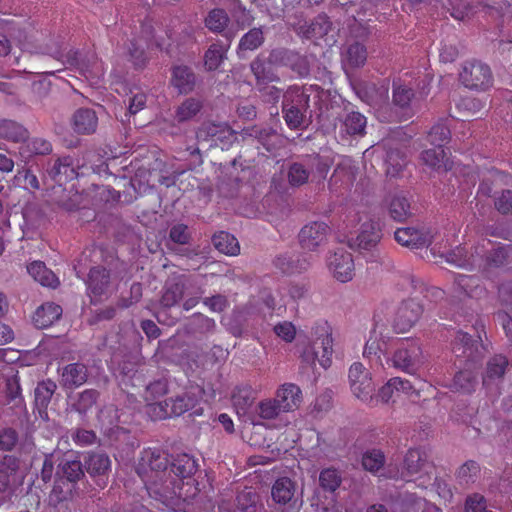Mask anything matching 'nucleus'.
<instances>
[{
  "mask_svg": "<svg viewBox=\"0 0 512 512\" xmlns=\"http://www.w3.org/2000/svg\"><path fill=\"white\" fill-rule=\"evenodd\" d=\"M170 461L168 454L158 449H146L141 453L135 467L149 494H154L161 500L182 497L178 484L170 479L167 469Z\"/></svg>",
  "mask_w": 512,
  "mask_h": 512,
  "instance_id": "obj_1",
  "label": "nucleus"
},
{
  "mask_svg": "<svg viewBox=\"0 0 512 512\" xmlns=\"http://www.w3.org/2000/svg\"><path fill=\"white\" fill-rule=\"evenodd\" d=\"M331 167L329 159L319 154L302 156L287 166V182L293 187H301L308 183L321 185L327 178Z\"/></svg>",
  "mask_w": 512,
  "mask_h": 512,
  "instance_id": "obj_2",
  "label": "nucleus"
},
{
  "mask_svg": "<svg viewBox=\"0 0 512 512\" xmlns=\"http://www.w3.org/2000/svg\"><path fill=\"white\" fill-rule=\"evenodd\" d=\"M282 116L291 130L306 129L312 123L310 95L304 88L290 86L283 94Z\"/></svg>",
  "mask_w": 512,
  "mask_h": 512,
  "instance_id": "obj_3",
  "label": "nucleus"
},
{
  "mask_svg": "<svg viewBox=\"0 0 512 512\" xmlns=\"http://www.w3.org/2000/svg\"><path fill=\"white\" fill-rule=\"evenodd\" d=\"M84 467L77 455L64 454L57 467L58 479L53 488V492L58 494L60 500H66L73 496L75 485L85 477Z\"/></svg>",
  "mask_w": 512,
  "mask_h": 512,
  "instance_id": "obj_4",
  "label": "nucleus"
},
{
  "mask_svg": "<svg viewBox=\"0 0 512 512\" xmlns=\"http://www.w3.org/2000/svg\"><path fill=\"white\" fill-rule=\"evenodd\" d=\"M474 254L481 259L479 269L483 274L502 269L511 263L512 245L484 239L474 247Z\"/></svg>",
  "mask_w": 512,
  "mask_h": 512,
  "instance_id": "obj_5",
  "label": "nucleus"
},
{
  "mask_svg": "<svg viewBox=\"0 0 512 512\" xmlns=\"http://www.w3.org/2000/svg\"><path fill=\"white\" fill-rule=\"evenodd\" d=\"M459 81L467 89L487 91L493 86L494 77L488 64L474 59L462 64Z\"/></svg>",
  "mask_w": 512,
  "mask_h": 512,
  "instance_id": "obj_6",
  "label": "nucleus"
},
{
  "mask_svg": "<svg viewBox=\"0 0 512 512\" xmlns=\"http://www.w3.org/2000/svg\"><path fill=\"white\" fill-rule=\"evenodd\" d=\"M200 401V391H186L180 395L165 400L164 403H156L153 405V413L160 419L181 416L182 414L194 410V414L200 415L202 409H197Z\"/></svg>",
  "mask_w": 512,
  "mask_h": 512,
  "instance_id": "obj_7",
  "label": "nucleus"
},
{
  "mask_svg": "<svg viewBox=\"0 0 512 512\" xmlns=\"http://www.w3.org/2000/svg\"><path fill=\"white\" fill-rule=\"evenodd\" d=\"M330 235L331 228L327 223L311 221L300 229L297 239L303 250L314 253L328 243Z\"/></svg>",
  "mask_w": 512,
  "mask_h": 512,
  "instance_id": "obj_8",
  "label": "nucleus"
},
{
  "mask_svg": "<svg viewBox=\"0 0 512 512\" xmlns=\"http://www.w3.org/2000/svg\"><path fill=\"white\" fill-rule=\"evenodd\" d=\"M268 61L274 66L290 68L299 77L305 78L310 74V61L307 56L284 47L272 49Z\"/></svg>",
  "mask_w": 512,
  "mask_h": 512,
  "instance_id": "obj_9",
  "label": "nucleus"
},
{
  "mask_svg": "<svg viewBox=\"0 0 512 512\" xmlns=\"http://www.w3.org/2000/svg\"><path fill=\"white\" fill-rule=\"evenodd\" d=\"M391 361L396 369L414 374L423 363L420 345L414 340L402 342L394 352Z\"/></svg>",
  "mask_w": 512,
  "mask_h": 512,
  "instance_id": "obj_10",
  "label": "nucleus"
},
{
  "mask_svg": "<svg viewBox=\"0 0 512 512\" xmlns=\"http://www.w3.org/2000/svg\"><path fill=\"white\" fill-rule=\"evenodd\" d=\"M349 381L353 394L363 402L373 400L375 385L370 372L359 362L351 365L349 369Z\"/></svg>",
  "mask_w": 512,
  "mask_h": 512,
  "instance_id": "obj_11",
  "label": "nucleus"
},
{
  "mask_svg": "<svg viewBox=\"0 0 512 512\" xmlns=\"http://www.w3.org/2000/svg\"><path fill=\"white\" fill-rule=\"evenodd\" d=\"M452 351L457 357L466 358V361L471 364L480 361L486 353L479 337L473 339L468 333L462 331L456 333L452 342Z\"/></svg>",
  "mask_w": 512,
  "mask_h": 512,
  "instance_id": "obj_12",
  "label": "nucleus"
},
{
  "mask_svg": "<svg viewBox=\"0 0 512 512\" xmlns=\"http://www.w3.org/2000/svg\"><path fill=\"white\" fill-rule=\"evenodd\" d=\"M327 265L333 277L346 283L351 281L355 274V265L352 254L343 248L336 249L327 260Z\"/></svg>",
  "mask_w": 512,
  "mask_h": 512,
  "instance_id": "obj_13",
  "label": "nucleus"
},
{
  "mask_svg": "<svg viewBox=\"0 0 512 512\" xmlns=\"http://www.w3.org/2000/svg\"><path fill=\"white\" fill-rule=\"evenodd\" d=\"M423 313L422 305L413 300L403 301L395 312L393 328L397 333H404L411 329Z\"/></svg>",
  "mask_w": 512,
  "mask_h": 512,
  "instance_id": "obj_14",
  "label": "nucleus"
},
{
  "mask_svg": "<svg viewBox=\"0 0 512 512\" xmlns=\"http://www.w3.org/2000/svg\"><path fill=\"white\" fill-rule=\"evenodd\" d=\"M382 233L378 222L369 220L364 222L356 238L349 240L352 249L370 251L381 241Z\"/></svg>",
  "mask_w": 512,
  "mask_h": 512,
  "instance_id": "obj_15",
  "label": "nucleus"
},
{
  "mask_svg": "<svg viewBox=\"0 0 512 512\" xmlns=\"http://www.w3.org/2000/svg\"><path fill=\"white\" fill-rule=\"evenodd\" d=\"M232 136V131L226 123H203L196 132V139L200 144H207L208 147L217 146Z\"/></svg>",
  "mask_w": 512,
  "mask_h": 512,
  "instance_id": "obj_16",
  "label": "nucleus"
},
{
  "mask_svg": "<svg viewBox=\"0 0 512 512\" xmlns=\"http://www.w3.org/2000/svg\"><path fill=\"white\" fill-rule=\"evenodd\" d=\"M311 342L317 344L315 348H322L323 356L321 359L323 368H328L331 364V356L333 353L332 329L327 321H318L311 328Z\"/></svg>",
  "mask_w": 512,
  "mask_h": 512,
  "instance_id": "obj_17",
  "label": "nucleus"
},
{
  "mask_svg": "<svg viewBox=\"0 0 512 512\" xmlns=\"http://www.w3.org/2000/svg\"><path fill=\"white\" fill-rule=\"evenodd\" d=\"M394 239L400 245L411 249H419L432 243V235L428 231L415 227L398 228L394 232Z\"/></svg>",
  "mask_w": 512,
  "mask_h": 512,
  "instance_id": "obj_18",
  "label": "nucleus"
},
{
  "mask_svg": "<svg viewBox=\"0 0 512 512\" xmlns=\"http://www.w3.org/2000/svg\"><path fill=\"white\" fill-rule=\"evenodd\" d=\"M46 172L53 181L60 185L77 177L74 161L70 156L49 160Z\"/></svg>",
  "mask_w": 512,
  "mask_h": 512,
  "instance_id": "obj_19",
  "label": "nucleus"
},
{
  "mask_svg": "<svg viewBox=\"0 0 512 512\" xmlns=\"http://www.w3.org/2000/svg\"><path fill=\"white\" fill-rule=\"evenodd\" d=\"M291 26L298 35L311 39L322 38L327 35L331 30L332 23L329 21L327 15L319 14L310 23L299 21L297 23H291Z\"/></svg>",
  "mask_w": 512,
  "mask_h": 512,
  "instance_id": "obj_20",
  "label": "nucleus"
},
{
  "mask_svg": "<svg viewBox=\"0 0 512 512\" xmlns=\"http://www.w3.org/2000/svg\"><path fill=\"white\" fill-rule=\"evenodd\" d=\"M59 383L64 389H76L88 380L89 372L85 364L77 362L65 365L61 370Z\"/></svg>",
  "mask_w": 512,
  "mask_h": 512,
  "instance_id": "obj_21",
  "label": "nucleus"
},
{
  "mask_svg": "<svg viewBox=\"0 0 512 512\" xmlns=\"http://www.w3.org/2000/svg\"><path fill=\"white\" fill-rule=\"evenodd\" d=\"M186 289L185 281L182 277H176L166 282L164 291L160 300L162 310L158 312V321L161 322V316L166 313V309L175 306L184 296Z\"/></svg>",
  "mask_w": 512,
  "mask_h": 512,
  "instance_id": "obj_22",
  "label": "nucleus"
},
{
  "mask_svg": "<svg viewBox=\"0 0 512 512\" xmlns=\"http://www.w3.org/2000/svg\"><path fill=\"white\" fill-rule=\"evenodd\" d=\"M72 129L79 135H91L96 132L98 117L90 108L77 109L71 118Z\"/></svg>",
  "mask_w": 512,
  "mask_h": 512,
  "instance_id": "obj_23",
  "label": "nucleus"
},
{
  "mask_svg": "<svg viewBox=\"0 0 512 512\" xmlns=\"http://www.w3.org/2000/svg\"><path fill=\"white\" fill-rule=\"evenodd\" d=\"M509 361L506 356L496 354L488 359L482 377V384L488 388L490 385L501 381L508 369Z\"/></svg>",
  "mask_w": 512,
  "mask_h": 512,
  "instance_id": "obj_24",
  "label": "nucleus"
},
{
  "mask_svg": "<svg viewBox=\"0 0 512 512\" xmlns=\"http://www.w3.org/2000/svg\"><path fill=\"white\" fill-rule=\"evenodd\" d=\"M110 282V273L107 269L97 266L91 268L88 275V290L91 293V303L96 304L98 298L105 294Z\"/></svg>",
  "mask_w": 512,
  "mask_h": 512,
  "instance_id": "obj_25",
  "label": "nucleus"
},
{
  "mask_svg": "<svg viewBox=\"0 0 512 512\" xmlns=\"http://www.w3.org/2000/svg\"><path fill=\"white\" fill-rule=\"evenodd\" d=\"M266 27H253L242 35L237 46L239 58H245L248 52L255 51L263 46L265 42Z\"/></svg>",
  "mask_w": 512,
  "mask_h": 512,
  "instance_id": "obj_26",
  "label": "nucleus"
},
{
  "mask_svg": "<svg viewBox=\"0 0 512 512\" xmlns=\"http://www.w3.org/2000/svg\"><path fill=\"white\" fill-rule=\"evenodd\" d=\"M57 390V384L51 379H45L37 383L34 389L35 406L42 418H47V408Z\"/></svg>",
  "mask_w": 512,
  "mask_h": 512,
  "instance_id": "obj_27",
  "label": "nucleus"
},
{
  "mask_svg": "<svg viewBox=\"0 0 512 512\" xmlns=\"http://www.w3.org/2000/svg\"><path fill=\"white\" fill-rule=\"evenodd\" d=\"M272 64L268 59H264L262 55L256 56L250 62V70L255 78V86L278 82L280 80L277 73L272 69Z\"/></svg>",
  "mask_w": 512,
  "mask_h": 512,
  "instance_id": "obj_28",
  "label": "nucleus"
},
{
  "mask_svg": "<svg viewBox=\"0 0 512 512\" xmlns=\"http://www.w3.org/2000/svg\"><path fill=\"white\" fill-rule=\"evenodd\" d=\"M169 465L170 471L168 473H173L179 479L171 478V475L169 478L178 484L180 490L182 489L180 486L182 480L190 478L197 471L196 461L192 456L185 453L177 455Z\"/></svg>",
  "mask_w": 512,
  "mask_h": 512,
  "instance_id": "obj_29",
  "label": "nucleus"
},
{
  "mask_svg": "<svg viewBox=\"0 0 512 512\" xmlns=\"http://www.w3.org/2000/svg\"><path fill=\"white\" fill-rule=\"evenodd\" d=\"M453 291L456 296H478L482 293L480 278L476 275L458 274L454 277Z\"/></svg>",
  "mask_w": 512,
  "mask_h": 512,
  "instance_id": "obj_30",
  "label": "nucleus"
},
{
  "mask_svg": "<svg viewBox=\"0 0 512 512\" xmlns=\"http://www.w3.org/2000/svg\"><path fill=\"white\" fill-rule=\"evenodd\" d=\"M275 400L283 412L292 411L300 406L301 390L295 384H285L277 391Z\"/></svg>",
  "mask_w": 512,
  "mask_h": 512,
  "instance_id": "obj_31",
  "label": "nucleus"
},
{
  "mask_svg": "<svg viewBox=\"0 0 512 512\" xmlns=\"http://www.w3.org/2000/svg\"><path fill=\"white\" fill-rule=\"evenodd\" d=\"M246 134L256 139L268 152H273L281 146V136L272 128L253 126Z\"/></svg>",
  "mask_w": 512,
  "mask_h": 512,
  "instance_id": "obj_32",
  "label": "nucleus"
},
{
  "mask_svg": "<svg viewBox=\"0 0 512 512\" xmlns=\"http://www.w3.org/2000/svg\"><path fill=\"white\" fill-rule=\"evenodd\" d=\"M61 315V306L53 302H46L37 308L33 316V322L37 328L43 329L59 320Z\"/></svg>",
  "mask_w": 512,
  "mask_h": 512,
  "instance_id": "obj_33",
  "label": "nucleus"
},
{
  "mask_svg": "<svg viewBox=\"0 0 512 512\" xmlns=\"http://www.w3.org/2000/svg\"><path fill=\"white\" fill-rule=\"evenodd\" d=\"M296 485L288 477H281L272 486L271 495L273 500L280 505L295 503Z\"/></svg>",
  "mask_w": 512,
  "mask_h": 512,
  "instance_id": "obj_34",
  "label": "nucleus"
},
{
  "mask_svg": "<svg viewBox=\"0 0 512 512\" xmlns=\"http://www.w3.org/2000/svg\"><path fill=\"white\" fill-rule=\"evenodd\" d=\"M388 211L391 218L399 222H403L413 215L411 201L407 195L402 192L392 196Z\"/></svg>",
  "mask_w": 512,
  "mask_h": 512,
  "instance_id": "obj_35",
  "label": "nucleus"
},
{
  "mask_svg": "<svg viewBox=\"0 0 512 512\" xmlns=\"http://www.w3.org/2000/svg\"><path fill=\"white\" fill-rule=\"evenodd\" d=\"M42 53L47 54L54 59L60 60L64 65L77 68L81 73H84L87 70V65L85 64L84 60L79 58V51L77 50H70L66 55H64L60 46L55 44L51 47H45Z\"/></svg>",
  "mask_w": 512,
  "mask_h": 512,
  "instance_id": "obj_36",
  "label": "nucleus"
},
{
  "mask_svg": "<svg viewBox=\"0 0 512 512\" xmlns=\"http://www.w3.org/2000/svg\"><path fill=\"white\" fill-rule=\"evenodd\" d=\"M84 466L91 476H104L111 470V460L106 453L91 452L85 457Z\"/></svg>",
  "mask_w": 512,
  "mask_h": 512,
  "instance_id": "obj_37",
  "label": "nucleus"
},
{
  "mask_svg": "<svg viewBox=\"0 0 512 512\" xmlns=\"http://www.w3.org/2000/svg\"><path fill=\"white\" fill-rule=\"evenodd\" d=\"M172 85L179 93L187 94L191 92L196 83L195 74L187 66H176L172 71Z\"/></svg>",
  "mask_w": 512,
  "mask_h": 512,
  "instance_id": "obj_38",
  "label": "nucleus"
},
{
  "mask_svg": "<svg viewBox=\"0 0 512 512\" xmlns=\"http://www.w3.org/2000/svg\"><path fill=\"white\" fill-rule=\"evenodd\" d=\"M0 138L12 142H22L29 138V131L20 123L10 120H0Z\"/></svg>",
  "mask_w": 512,
  "mask_h": 512,
  "instance_id": "obj_39",
  "label": "nucleus"
},
{
  "mask_svg": "<svg viewBox=\"0 0 512 512\" xmlns=\"http://www.w3.org/2000/svg\"><path fill=\"white\" fill-rule=\"evenodd\" d=\"M356 175L352 166L340 163L334 169L329 179L328 185L331 190H337L339 187L349 188L355 181Z\"/></svg>",
  "mask_w": 512,
  "mask_h": 512,
  "instance_id": "obj_40",
  "label": "nucleus"
},
{
  "mask_svg": "<svg viewBox=\"0 0 512 512\" xmlns=\"http://www.w3.org/2000/svg\"><path fill=\"white\" fill-rule=\"evenodd\" d=\"M366 118L359 112L352 111L341 119L340 132L345 135L355 136L365 133Z\"/></svg>",
  "mask_w": 512,
  "mask_h": 512,
  "instance_id": "obj_41",
  "label": "nucleus"
},
{
  "mask_svg": "<svg viewBox=\"0 0 512 512\" xmlns=\"http://www.w3.org/2000/svg\"><path fill=\"white\" fill-rule=\"evenodd\" d=\"M359 96L370 105H380L388 98V87L384 84L377 86L367 83L358 90Z\"/></svg>",
  "mask_w": 512,
  "mask_h": 512,
  "instance_id": "obj_42",
  "label": "nucleus"
},
{
  "mask_svg": "<svg viewBox=\"0 0 512 512\" xmlns=\"http://www.w3.org/2000/svg\"><path fill=\"white\" fill-rule=\"evenodd\" d=\"M420 159L425 165L435 170L443 168L447 171L451 169V164L446 158V153L443 147L436 146V148L424 150L420 155Z\"/></svg>",
  "mask_w": 512,
  "mask_h": 512,
  "instance_id": "obj_43",
  "label": "nucleus"
},
{
  "mask_svg": "<svg viewBox=\"0 0 512 512\" xmlns=\"http://www.w3.org/2000/svg\"><path fill=\"white\" fill-rule=\"evenodd\" d=\"M28 273L43 286L55 287L58 279L55 274L48 269L44 262L35 261L27 266Z\"/></svg>",
  "mask_w": 512,
  "mask_h": 512,
  "instance_id": "obj_44",
  "label": "nucleus"
},
{
  "mask_svg": "<svg viewBox=\"0 0 512 512\" xmlns=\"http://www.w3.org/2000/svg\"><path fill=\"white\" fill-rule=\"evenodd\" d=\"M214 247L221 253L235 256L240 251L238 240L228 232L221 231L212 237Z\"/></svg>",
  "mask_w": 512,
  "mask_h": 512,
  "instance_id": "obj_45",
  "label": "nucleus"
},
{
  "mask_svg": "<svg viewBox=\"0 0 512 512\" xmlns=\"http://www.w3.org/2000/svg\"><path fill=\"white\" fill-rule=\"evenodd\" d=\"M478 384L476 374L469 368L457 372L453 378L451 387L461 393H472Z\"/></svg>",
  "mask_w": 512,
  "mask_h": 512,
  "instance_id": "obj_46",
  "label": "nucleus"
},
{
  "mask_svg": "<svg viewBox=\"0 0 512 512\" xmlns=\"http://www.w3.org/2000/svg\"><path fill=\"white\" fill-rule=\"evenodd\" d=\"M100 393L96 389H86L77 393L71 403L72 410L79 414H86L96 403Z\"/></svg>",
  "mask_w": 512,
  "mask_h": 512,
  "instance_id": "obj_47",
  "label": "nucleus"
},
{
  "mask_svg": "<svg viewBox=\"0 0 512 512\" xmlns=\"http://www.w3.org/2000/svg\"><path fill=\"white\" fill-rule=\"evenodd\" d=\"M229 23V15L221 8L212 9L205 18V26L214 33L224 32Z\"/></svg>",
  "mask_w": 512,
  "mask_h": 512,
  "instance_id": "obj_48",
  "label": "nucleus"
},
{
  "mask_svg": "<svg viewBox=\"0 0 512 512\" xmlns=\"http://www.w3.org/2000/svg\"><path fill=\"white\" fill-rule=\"evenodd\" d=\"M428 462L427 454L420 449H410L404 458V467L408 474L420 472Z\"/></svg>",
  "mask_w": 512,
  "mask_h": 512,
  "instance_id": "obj_49",
  "label": "nucleus"
},
{
  "mask_svg": "<svg viewBox=\"0 0 512 512\" xmlns=\"http://www.w3.org/2000/svg\"><path fill=\"white\" fill-rule=\"evenodd\" d=\"M215 321L201 313L191 316L186 324V330L191 334H204L213 331Z\"/></svg>",
  "mask_w": 512,
  "mask_h": 512,
  "instance_id": "obj_50",
  "label": "nucleus"
},
{
  "mask_svg": "<svg viewBox=\"0 0 512 512\" xmlns=\"http://www.w3.org/2000/svg\"><path fill=\"white\" fill-rule=\"evenodd\" d=\"M203 104L199 99L187 98L181 103L176 111V119L178 122H184L195 117L202 109Z\"/></svg>",
  "mask_w": 512,
  "mask_h": 512,
  "instance_id": "obj_51",
  "label": "nucleus"
},
{
  "mask_svg": "<svg viewBox=\"0 0 512 512\" xmlns=\"http://www.w3.org/2000/svg\"><path fill=\"white\" fill-rule=\"evenodd\" d=\"M415 96L414 90L402 83L393 84V104L401 109H406L410 106L411 101Z\"/></svg>",
  "mask_w": 512,
  "mask_h": 512,
  "instance_id": "obj_52",
  "label": "nucleus"
},
{
  "mask_svg": "<svg viewBox=\"0 0 512 512\" xmlns=\"http://www.w3.org/2000/svg\"><path fill=\"white\" fill-rule=\"evenodd\" d=\"M474 252L471 255H468V252L464 247L457 246L456 248L448 251L445 255H443L446 259V262L453 264L457 267H472L474 265L473 256Z\"/></svg>",
  "mask_w": 512,
  "mask_h": 512,
  "instance_id": "obj_53",
  "label": "nucleus"
},
{
  "mask_svg": "<svg viewBox=\"0 0 512 512\" xmlns=\"http://www.w3.org/2000/svg\"><path fill=\"white\" fill-rule=\"evenodd\" d=\"M4 392L7 403L13 402L15 406H18L23 402L18 374L6 378Z\"/></svg>",
  "mask_w": 512,
  "mask_h": 512,
  "instance_id": "obj_54",
  "label": "nucleus"
},
{
  "mask_svg": "<svg viewBox=\"0 0 512 512\" xmlns=\"http://www.w3.org/2000/svg\"><path fill=\"white\" fill-rule=\"evenodd\" d=\"M128 54L135 67L142 68L146 65L147 56L145 42L142 39H132L128 44Z\"/></svg>",
  "mask_w": 512,
  "mask_h": 512,
  "instance_id": "obj_55",
  "label": "nucleus"
},
{
  "mask_svg": "<svg viewBox=\"0 0 512 512\" xmlns=\"http://www.w3.org/2000/svg\"><path fill=\"white\" fill-rule=\"evenodd\" d=\"M227 46L212 44L205 53V66L208 70L213 71L216 70L223 61L225 53L227 51Z\"/></svg>",
  "mask_w": 512,
  "mask_h": 512,
  "instance_id": "obj_56",
  "label": "nucleus"
},
{
  "mask_svg": "<svg viewBox=\"0 0 512 512\" xmlns=\"http://www.w3.org/2000/svg\"><path fill=\"white\" fill-rule=\"evenodd\" d=\"M341 482V476L336 469L327 468L320 472L319 484L324 491L335 492Z\"/></svg>",
  "mask_w": 512,
  "mask_h": 512,
  "instance_id": "obj_57",
  "label": "nucleus"
},
{
  "mask_svg": "<svg viewBox=\"0 0 512 512\" xmlns=\"http://www.w3.org/2000/svg\"><path fill=\"white\" fill-rule=\"evenodd\" d=\"M451 138L450 128L443 122L435 124L428 133V140L431 144L443 147Z\"/></svg>",
  "mask_w": 512,
  "mask_h": 512,
  "instance_id": "obj_58",
  "label": "nucleus"
},
{
  "mask_svg": "<svg viewBox=\"0 0 512 512\" xmlns=\"http://www.w3.org/2000/svg\"><path fill=\"white\" fill-rule=\"evenodd\" d=\"M385 462V456L380 450L366 451L362 456V466L370 472H377Z\"/></svg>",
  "mask_w": 512,
  "mask_h": 512,
  "instance_id": "obj_59",
  "label": "nucleus"
},
{
  "mask_svg": "<svg viewBox=\"0 0 512 512\" xmlns=\"http://www.w3.org/2000/svg\"><path fill=\"white\" fill-rule=\"evenodd\" d=\"M480 467L477 462L473 460L466 461L457 471L456 477L461 485L474 482Z\"/></svg>",
  "mask_w": 512,
  "mask_h": 512,
  "instance_id": "obj_60",
  "label": "nucleus"
},
{
  "mask_svg": "<svg viewBox=\"0 0 512 512\" xmlns=\"http://www.w3.org/2000/svg\"><path fill=\"white\" fill-rule=\"evenodd\" d=\"M367 58V52L364 45L355 42L347 48L346 60L352 67L362 66Z\"/></svg>",
  "mask_w": 512,
  "mask_h": 512,
  "instance_id": "obj_61",
  "label": "nucleus"
},
{
  "mask_svg": "<svg viewBox=\"0 0 512 512\" xmlns=\"http://www.w3.org/2000/svg\"><path fill=\"white\" fill-rule=\"evenodd\" d=\"M192 236L187 225L178 223L173 225L169 230V239L174 244L187 245Z\"/></svg>",
  "mask_w": 512,
  "mask_h": 512,
  "instance_id": "obj_62",
  "label": "nucleus"
},
{
  "mask_svg": "<svg viewBox=\"0 0 512 512\" xmlns=\"http://www.w3.org/2000/svg\"><path fill=\"white\" fill-rule=\"evenodd\" d=\"M494 207L502 215L512 214V190H502L501 193L495 197Z\"/></svg>",
  "mask_w": 512,
  "mask_h": 512,
  "instance_id": "obj_63",
  "label": "nucleus"
},
{
  "mask_svg": "<svg viewBox=\"0 0 512 512\" xmlns=\"http://www.w3.org/2000/svg\"><path fill=\"white\" fill-rule=\"evenodd\" d=\"M256 500V493L245 490L240 492L236 497V511L250 512L251 509H254Z\"/></svg>",
  "mask_w": 512,
  "mask_h": 512,
  "instance_id": "obj_64",
  "label": "nucleus"
}]
</instances>
